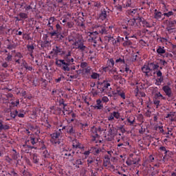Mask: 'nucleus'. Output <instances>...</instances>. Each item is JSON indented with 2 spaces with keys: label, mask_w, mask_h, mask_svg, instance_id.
<instances>
[{
  "label": "nucleus",
  "mask_w": 176,
  "mask_h": 176,
  "mask_svg": "<svg viewBox=\"0 0 176 176\" xmlns=\"http://www.w3.org/2000/svg\"><path fill=\"white\" fill-rule=\"evenodd\" d=\"M72 52L69 51L67 54L65 55L64 60L58 59L56 60L55 64L57 67L61 68L65 72H69L71 70L69 65H72L74 61V58L71 56Z\"/></svg>",
  "instance_id": "1"
},
{
  "label": "nucleus",
  "mask_w": 176,
  "mask_h": 176,
  "mask_svg": "<svg viewBox=\"0 0 176 176\" xmlns=\"http://www.w3.org/2000/svg\"><path fill=\"white\" fill-rule=\"evenodd\" d=\"M148 65L151 71H155L153 75H156L157 76L155 85L157 86H160L164 81V76H163V73L161 70H157L159 69V64L155 63V62H151L148 63Z\"/></svg>",
  "instance_id": "2"
},
{
  "label": "nucleus",
  "mask_w": 176,
  "mask_h": 176,
  "mask_svg": "<svg viewBox=\"0 0 176 176\" xmlns=\"http://www.w3.org/2000/svg\"><path fill=\"white\" fill-rule=\"evenodd\" d=\"M59 148L60 150L62 151V155L64 156L65 159L74 160L75 151L72 150V148L67 147V145H65L64 143H62L61 145L59 146Z\"/></svg>",
  "instance_id": "3"
},
{
  "label": "nucleus",
  "mask_w": 176,
  "mask_h": 176,
  "mask_svg": "<svg viewBox=\"0 0 176 176\" xmlns=\"http://www.w3.org/2000/svg\"><path fill=\"white\" fill-rule=\"evenodd\" d=\"M63 134L61 132V129L56 131V132L51 134L50 142L54 146H57V145H61L63 142H61V139H60V136Z\"/></svg>",
  "instance_id": "4"
},
{
  "label": "nucleus",
  "mask_w": 176,
  "mask_h": 176,
  "mask_svg": "<svg viewBox=\"0 0 176 176\" xmlns=\"http://www.w3.org/2000/svg\"><path fill=\"white\" fill-rule=\"evenodd\" d=\"M101 131V128H97L93 126L91 129V141L94 144H101V140H100V135L98 132Z\"/></svg>",
  "instance_id": "5"
},
{
  "label": "nucleus",
  "mask_w": 176,
  "mask_h": 176,
  "mask_svg": "<svg viewBox=\"0 0 176 176\" xmlns=\"http://www.w3.org/2000/svg\"><path fill=\"white\" fill-rule=\"evenodd\" d=\"M74 45V48L80 50V52L82 53V54H85V53H87L89 52V48H87V47H86V45H85L83 44V42H82L81 41L78 40L75 41Z\"/></svg>",
  "instance_id": "6"
},
{
  "label": "nucleus",
  "mask_w": 176,
  "mask_h": 176,
  "mask_svg": "<svg viewBox=\"0 0 176 176\" xmlns=\"http://www.w3.org/2000/svg\"><path fill=\"white\" fill-rule=\"evenodd\" d=\"M88 36H89V39H91L94 43L97 44L102 43L101 37L98 36L97 32H89Z\"/></svg>",
  "instance_id": "7"
},
{
  "label": "nucleus",
  "mask_w": 176,
  "mask_h": 176,
  "mask_svg": "<svg viewBox=\"0 0 176 176\" xmlns=\"http://www.w3.org/2000/svg\"><path fill=\"white\" fill-rule=\"evenodd\" d=\"M176 20L169 19L166 23V31L168 34H173L174 30H176Z\"/></svg>",
  "instance_id": "8"
},
{
  "label": "nucleus",
  "mask_w": 176,
  "mask_h": 176,
  "mask_svg": "<svg viewBox=\"0 0 176 176\" xmlns=\"http://www.w3.org/2000/svg\"><path fill=\"white\" fill-rule=\"evenodd\" d=\"M62 130H65V133L69 135H75L76 134V130L74 128V125L72 124L63 126Z\"/></svg>",
  "instance_id": "9"
},
{
  "label": "nucleus",
  "mask_w": 176,
  "mask_h": 176,
  "mask_svg": "<svg viewBox=\"0 0 176 176\" xmlns=\"http://www.w3.org/2000/svg\"><path fill=\"white\" fill-rule=\"evenodd\" d=\"M136 21L138 23H142L144 28H152V27H153V24L148 22V21H146L143 17L139 16L136 19Z\"/></svg>",
  "instance_id": "10"
},
{
  "label": "nucleus",
  "mask_w": 176,
  "mask_h": 176,
  "mask_svg": "<svg viewBox=\"0 0 176 176\" xmlns=\"http://www.w3.org/2000/svg\"><path fill=\"white\" fill-rule=\"evenodd\" d=\"M112 82V79H106L104 80L102 82H98V85H100V86H102V90H107L111 86V82Z\"/></svg>",
  "instance_id": "11"
},
{
  "label": "nucleus",
  "mask_w": 176,
  "mask_h": 176,
  "mask_svg": "<svg viewBox=\"0 0 176 176\" xmlns=\"http://www.w3.org/2000/svg\"><path fill=\"white\" fill-rule=\"evenodd\" d=\"M69 138L72 141L73 149H85V146H82L78 140H72V137H69Z\"/></svg>",
  "instance_id": "12"
},
{
  "label": "nucleus",
  "mask_w": 176,
  "mask_h": 176,
  "mask_svg": "<svg viewBox=\"0 0 176 176\" xmlns=\"http://www.w3.org/2000/svg\"><path fill=\"white\" fill-rule=\"evenodd\" d=\"M137 19H131L128 21L127 26L131 28H140V23Z\"/></svg>",
  "instance_id": "13"
},
{
  "label": "nucleus",
  "mask_w": 176,
  "mask_h": 176,
  "mask_svg": "<svg viewBox=\"0 0 176 176\" xmlns=\"http://www.w3.org/2000/svg\"><path fill=\"white\" fill-rule=\"evenodd\" d=\"M120 118V113L118 111H113V113H110L109 116H108L107 119L109 122H112L116 119H119Z\"/></svg>",
  "instance_id": "14"
},
{
  "label": "nucleus",
  "mask_w": 176,
  "mask_h": 176,
  "mask_svg": "<svg viewBox=\"0 0 176 176\" xmlns=\"http://www.w3.org/2000/svg\"><path fill=\"white\" fill-rule=\"evenodd\" d=\"M61 31H63V28L61 27V25H60V23H57L56 25V30L50 32V35L51 36H56L57 34H61Z\"/></svg>",
  "instance_id": "15"
},
{
  "label": "nucleus",
  "mask_w": 176,
  "mask_h": 176,
  "mask_svg": "<svg viewBox=\"0 0 176 176\" xmlns=\"http://www.w3.org/2000/svg\"><path fill=\"white\" fill-rule=\"evenodd\" d=\"M142 71L144 72V74H145L146 76H152V73L151 72L152 70H151V67L148 65H144L142 67Z\"/></svg>",
  "instance_id": "16"
},
{
  "label": "nucleus",
  "mask_w": 176,
  "mask_h": 176,
  "mask_svg": "<svg viewBox=\"0 0 176 176\" xmlns=\"http://www.w3.org/2000/svg\"><path fill=\"white\" fill-rule=\"evenodd\" d=\"M115 65V60L113 58H109L106 63V67L103 68V69H112Z\"/></svg>",
  "instance_id": "17"
},
{
  "label": "nucleus",
  "mask_w": 176,
  "mask_h": 176,
  "mask_svg": "<svg viewBox=\"0 0 176 176\" xmlns=\"http://www.w3.org/2000/svg\"><path fill=\"white\" fill-rule=\"evenodd\" d=\"M39 141V136L37 135H30L28 142H30L32 145H36V144H38V142Z\"/></svg>",
  "instance_id": "18"
},
{
  "label": "nucleus",
  "mask_w": 176,
  "mask_h": 176,
  "mask_svg": "<svg viewBox=\"0 0 176 176\" xmlns=\"http://www.w3.org/2000/svg\"><path fill=\"white\" fill-rule=\"evenodd\" d=\"M163 91L165 93L166 96L168 97H173V91L171 90V87L168 85H165L162 87Z\"/></svg>",
  "instance_id": "19"
},
{
  "label": "nucleus",
  "mask_w": 176,
  "mask_h": 176,
  "mask_svg": "<svg viewBox=\"0 0 176 176\" xmlns=\"http://www.w3.org/2000/svg\"><path fill=\"white\" fill-rule=\"evenodd\" d=\"M96 32L98 33V34H100V35H107V34H108L107 28H105L104 25L98 26L97 30Z\"/></svg>",
  "instance_id": "20"
},
{
  "label": "nucleus",
  "mask_w": 176,
  "mask_h": 176,
  "mask_svg": "<svg viewBox=\"0 0 176 176\" xmlns=\"http://www.w3.org/2000/svg\"><path fill=\"white\" fill-rule=\"evenodd\" d=\"M62 52L63 49H61L60 46L56 45L51 52V54H54V56H58V54H61Z\"/></svg>",
  "instance_id": "21"
},
{
  "label": "nucleus",
  "mask_w": 176,
  "mask_h": 176,
  "mask_svg": "<svg viewBox=\"0 0 176 176\" xmlns=\"http://www.w3.org/2000/svg\"><path fill=\"white\" fill-rule=\"evenodd\" d=\"M85 162L82 158H78L73 162V165H74L76 168H80V166H83Z\"/></svg>",
  "instance_id": "22"
},
{
  "label": "nucleus",
  "mask_w": 176,
  "mask_h": 176,
  "mask_svg": "<svg viewBox=\"0 0 176 176\" xmlns=\"http://www.w3.org/2000/svg\"><path fill=\"white\" fill-rule=\"evenodd\" d=\"M31 149H34V146L28 145L27 142L22 146V151L25 153H30L31 152Z\"/></svg>",
  "instance_id": "23"
},
{
  "label": "nucleus",
  "mask_w": 176,
  "mask_h": 176,
  "mask_svg": "<svg viewBox=\"0 0 176 176\" xmlns=\"http://www.w3.org/2000/svg\"><path fill=\"white\" fill-rule=\"evenodd\" d=\"M163 16L164 15V14L162 13V12L158 11L157 10H155L154 19H155V20H161Z\"/></svg>",
  "instance_id": "24"
},
{
  "label": "nucleus",
  "mask_w": 176,
  "mask_h": 176,
  "mask_svg": "<svg viewBox=\"0 0 176 176\" xmlns=\"http://www.w3.org/2000/svg\"><path fill=\"white\" fill-rule=\"evenodd\" d=\"M107 17H108V14H107V10L104 9L99 14V20H102V21H104V20H105Z\"/></svg>",
  "instance_id": "25"
},
{
  "label": "nucleus",
  "mask_w": 176,
  "mask_h": 176,
  "mask_svg": "<svg viewBox=\"0 0 176 176\" xmlns=\"http://www.w3.org/2000/svg\"><path fill=\"white\" fill-rule=\"evenodd\" d=\"M24 8H25V10L27 11L31 10L32 12H34V9L36 8V6L34 4V1H31L30 3V5L25 6Z\"/></svg>",
  "instance_id": "26"
},
{
  "label": "nucleus",
  "mask_w": 176,
  "mask_h": 176,
  "mask_svg": "<svg viewBox=\"0 0 176 176\" xmlns=\"http://www.w3.org/2000/svg\"><path fill=\"white\" fill-rule=\"evenodd\" d=\"M11 156L13 160H17L19 157H20V153H17L15 149H12V152L11 153Z\"/></svg>",
  "instance_id": "27"
},
{
  "label": "nucleus",
  "mask_w": 176,
  "mask_h": 176,
  "mask_svg": "<svg viewBox=\"0 0 176 176\" xmlns=\"http://www.w3.org/2000/svg\"><path fill=\"white\" fill-rule=\"evenodd\" d=\"M9 129H10V126L9 124L3 125V121L0 120V131H2V130H9Z\"/></svg>",
  "instance_id": "28"
},
{
  "label": "nucleus",
  "mask_w": 176,
  "mask_h": 176,
  "mask_svg": "<svg viewBox=\"0 0 176 176\" xmlns=\"http://www.w3.org/2000/svg\"><path fill=\"white\" fill-rule=\"evenodd\" d=\"M23 58V54L20 52H16L15 54V63L16 64H21L20 60Z\"/></svg>",
  "instance_id": "29"
},
{
  "label": "nucleus",
  "mask_w": 176,
  "mask_h": 176,
  "mask_svg": "<svg viewBox=\"0 0 176 176\" xmlns=\"http://www.w3.org/2000/svg\"><path fill=\"white\" fill-rule=\"evenodd\" d=\"M56 21L54 16H51L48 19V23L47 24V27H53L54 25V22Z\"/></svg>",
  "instance_id": "30"
},
{
  "label": "nucleus",
  "mask_w": 176,
  "mask_h": 176,
  "mask_svg": "<svg viewBox=\"0 0 176 176\" xmlns=\"http://www.w3.org/2000/svg\"><path fill=\"white\" fill-rule=\"evenodd\" d=\"M96 109H102L104 108V104H102V101L101 99H98L96 100V106H95Z\"/></svg>",
  "instance_id": "31"
},
{
  "label": "nucleus",
  "mask_w": 176,
  "mask_h": 176,
  "mask_svg": "<svg viewBox=\"0 0 176 176\" xmlns=\"http://www.w3.org/2000/svg\"><path fill=\"white\" fill-rule=\"evenodd\" d=\"M164 17H171V16H174L175 14V13L173 11H168V9H166L164 10Z\"/></svg>",
  "instance_id": "32"
},
{
  "label": "nucleus",
  "mask_w": 176,
  "mask_h": 176,
  "mask_svg": "<svg viewBox=\"0 0 176 176\" xmlns=\"http://www.w3.org/2000/svg\"><path fill=\"white\" fill-rule=\"evenodd\" d=\"M157 53L160 56H163V54H166V49H164V47L159 46L157 49Z\"/></svg>",
  "instance_id": "33"
},
{
  "label": "nucleus",
  "mask_w": 176,
  "mask_h": 176,
  "mask_svg": "<svg viewBox=\"0 0 176 176\" xmlns=\"http://www.w3.org/2000/svg\"><path fill=\"white\" fill-rule=\"evenodd\" d=\"M31 160L34 164H38L39 163V156L36 154H33L31 157Z\"/></svg>",
  "instance_id": "34"
},
{
  "label": "nucleus",
  "mask_w": 176,
  "mask_h": 176,
  "mask_svg": "<svg viewBox=\"0 0 176 176\" xmlns=\"http://www.w3.org/2000/svg\"><path fill=\"white\" fill-rule=\"evenodd\" d=\"M88 167H90V164L96 163V157H89L87 160Z\"/></svg>",
  "instance_id": "35"
},
{
  "label": "nucleus",
  "mask_w": 176,
  "mask_h": 176,
  "mask_svg": "<svg viewBox=\"0 0 176 176\" xmlns=\"http://www.w3.org/2000/svg\"><path fill=\"white\" fill-rule=\"evenodd\" d=\"M101 163H102V160H101V158L100 157H95V167H99L101 166Z\"/></svg>",
  "instance_id": "36"
},
{
  "label": "nucleus",
  "mask_w": 176,
  "mask_h": 176,
  "mask_svg": "<svg viewBox=\"0 0 176 176\" xmlns=\"http://www.w3.org/2000/svg\"><path fill=\"white\" fill-rule=\"evenodd\" d=\"M116 63L120 64H126V60H124V56H120V58H117L116 60Z\"/></svg>",
  "instance_id": "37"
},
{
  "label": "nucleus",
  "mask_w": 176,
  "mask_h": 176,
  "mask_svg": "<svg viewBox=\"0 0 176 176\" xmlns=\"http://www.w3.org/2000/svg\"><path fill=\"white\" fill-rule=\"evenodd\" d=\"M93 71V69H91V67L88 66L85 69H84V72L85 75H90Z\"/></svg>",
  "instance_id": "38"
},
{
  "label": "nucleus",
  "mask_w": 176,
  "mask_h": 176,
  "mask_svg": "<svg viewBox=\"0 0 176 176\" xmlns=\"http://www.w3.org/2000/svg\"><path fill=\"white\" fill-rule=\"evenodd\" d=\"M155 98L157 100H166V98L162 95L160 92H157L155 95Z\"/></svg>",
  "instance_id": "39"
},
{
  "label": "nucleus",
  "mask_w": 176,
  "mask_h": 176,
  "mask_svg": "<svg viewBox=\"0 0 176 176\" xmlns=\"http://www.w3.org/2000/svg\"><path fill=\"white\" fill-rule=\"evenodd\" d=\"M17 115H19V111H17V110L12 111L10 113V116L11 118H12V119H15L16 116H17Z\"/></svg>",
  "instance_id": "40"
},
{
  "label": "nucleus",
  "mask_w": 176,
  "mask_h": 176,
  "mask_svg": "<svg viewBox=\"0 0 176 176\" xmlns=\"http://www.w3.org/2000/svg\"><path fill=\"white\" fill-rule=\"evenodd\" d=\"M17 116H18V118H25V111H24V110H19Z\"/></svg>",
  "instance_id": "41"
},
{
  "label": "nucleus",
  "mask_w": 176,
  "mask_h": 176,
  "mask_svg": "<svg viewBox=\"0 0 176 176\" xmlns=\"http://www.w3.org/2000/svg\"><path fill=\"white\" fill-rule=\"evenodd\" d=\"M91 79H98L100 78V74L92 72V74L90 76Z\"/></svg>",
  "instance_id": "42"
},
{
  "label": "nucleus",
  "mask_w": 176,
  "mask_h": 176,
  "mask_svg": "<svg viewBox=\"0 0 176 176\" xmlns=\"http://www.w3.org/2000/svg\"><path fill=\"white\" fill-rule=\"evenodd\" d=\"M125 39H126V41L123 43V46H131V45H133V43L129 40L127 36H126Z\"/></svg>",
  "instance_id": "43"
},
{
  "label": "nucleus",
  "mask_w": 176,
  "mask_h": 176,
  "mask_svg": "<svg viewBox=\"0 0 176 176\" xmlns=\"http://www.w3.org/2000/svg\"><path fill=\"white\" fill-rule=\"evenodd\" d=\"M101 148H95L94 151V156H100V153H101Z\"/></svg>",
  "instance_id": "44"
},
{
  "label": "nucleus",
  "mask_w": 176,
  "mask_h": 176,
  "mask_svg": "<svg viewBox=\"0 0 176 176\" xmlns=\"http://www.w3.org/2000/svg\"><path fill=\"white\" fill-rule=\"evenodd\" d=\"M160 42L162 43H166L167 42H168V39H170V37L167 36V37H160Z\"/></svg>",
  "instance_id": "45"
},
{
  "label": "nucleus",
  "mask_w": 176,
  "mask_h": 176,
  "mask_svg": "<svg viewBox=\"0 0 176 176\" xmlns=\"http://www.w3.org/2000/svg\"><path fill=\"white\" fill-rule=\"evenodd\" d=\"M126 164H127V166H133V164H137V162L134 160H128L126 161Z\"/></svg>",
  "instance_id": "46"
},
{
  "label": "nucleus",
  "mask_w": 176,
  "mask_h": 176,
  "mask_svg": "<svg viewBox=\"0 0 176 176\" xmlns=\"http://www.w3.org/2000/svg\"><path fill=\"white\" fill-rule=\"evenodd\" d=\"M59 107H62L64 109H65V107H67V104L64 102V99H60L59 100Z\"/></svg>",
  "instance_id": "47"
},
{
  "label": "nucleus",
  "mask_w": 176,
  "mask_h": 176,
  "mask_svg": "<svg viewBox=\"0 0 176 176\" xmlns=\"http://www.w3.org/2000/svg\"><path fill=\"white\" fill-rule=\"evenodd\" d=\"M135 122V118H133V119H131V118H127V122L130 123L129 126H133Z\"/></svg>",
  "instance_id": "48"
},
{
  "label": "nucleus",
  "mask_w": 176,
  "mask_h": 176,
  "mask_svg": "<svg viewBox=\"0 0 176 176\" xmlns=\"http://www.w3.org/2000/svg\"><path fill=\"white\" fill-rule=\"evenodd\" d=\"M171 131H173V129L168 128V132H164L163 135H166V138H170V133H171Z\"/></svg>",
  "instance_id": "49"
},
{
  "label": "nucleus",
  "mask_w": 176,
  "mask_h": 176,
  "mask_svg": "<svg viewBox=\"0 0 176 176\" xmlns=\"http://www.w3.org/2000/svg\"><path fill=\"white\" fill-rule=\"evenodd\" d=\"M8 175L19 176V173H17V172L14 171V169H12L8 172Z\"/></svg>",
  "instance_id": "50"
},
{
  "label": "nucleus",
  "mask_w": 176,
  "mask_h": 176,
  "mask_svg": "<svg viewBox=\"0 0 176 176\" xmlns=\"http://www.w3.org/2000/svg\"><path fill=\"white\" fill-rule=\"evenodd\" d=\"M120 72H126V74H131V70L130 69V68L129 67H127V64H126V67L124 69V70H120Z\"/></svg>",
  "instance_id": "51"
},
{
  "label": "nucleus",
  "mask_w": 176,
  "mask_h": 176,
  "mask_svg": "<svg viewBox=\"0 0 176 176\" xmlns=\"http://www.w3.org/2000/svg\"><path fill=\"white\" fill-rule=\"evenodd\" d=\"M55 36L58 38H56L57 41H63V39H64V36L61 34V33H58Z\"/></svg>",
  "instance_id": "52"
},
{
  "label": "nucleus",
  "mask_w": 176,
  "mask_h": 176,
  "mask_svg": "<svg viewBox=\"0 0 176 176\" xmlns=\"http://www.w3.org/2000/svg\"><path fill=\"white\" fill-rule=\"evenodd\" d=\"M89 172L91 173L89 176H98V173L93 169H89Z\"/></svg>",
  "instance_id": "53"
},
{
  "label": "nucleus",
  "mask_w": 176,
  "mask_h": 176,
  "mask_svg": "<svg viewBox=\"0 0 176 176\" xmlns=\"http://www.w3.org/2000/svg\"><path fill=\"white\" fill-rule=\"evenodd\" d=\"M19 104H20V100L19 99L16 100V101L11 102V105L12 107H18Z\"/></svg>",
  "instance_id": "54"
},
{
  "label": "nucleus",
  "mask_w": 176,
  "mask_h": 176,
  "mask_svg": "<svg viewBox=\"0 0 176 176\" xmlns=\"http://www.w3.org/2000/svg\"><path fill=\"white\" fill-rule=\"evenodd\" d=\"M63 79H64V76L60 74L58 78L55 79V82L56 83H60Z\"/></svg>",
  "instance_id": "55"
},
{
  "label": "nucleus",
  "mask_w": 176,
  "mask_h": 176,
  "mask_svg": "<svg viewBox=\"0 0 176 176\" xmlns=\"http://www.w3.org/2000/svg\"><path fill=\"white\" fill-rule=\"evenodd\" d=\"M27 49L28 52H34V49H35V47H34L33 45H28Z\"/></svg>",
  "instance_id": "56"
},
{
  "label": "nucleus",
  "mask_w": 176,
  "mask_h": 176,
  "mask_svg": "<svg viewBox=\"0 0 176 176\" xmlns=\"http://www.w3.org/2000/svg\"><path fill=\"white\" fill-rule=\"evenodd\" d=\"M19 17H21V19H28V14L24 12H21L19 14Z\"/></svg>",
  "instance_id": "57"
},
{
  "label": "nucleus",
  "mask_w": 176,
  "mask_h": 176,
  "mask_svg": "<svg viewBox=\"0 0 176 176\" xmlns=\"http://www.w3.org/2000/svg\"><path fill=\"white\" fill-rule=\"evenodd\" d=\"M13 58V56H12V54H10V53H8L7 54V57L6 58V61H12Z\"/></svg>",
  "instance_id": "58"
},
{
  "label": "nucleus",
  "mask_w": 176,
  "mask_h": 176,
  "mask_svg": "<svg viewBox=\"0 0 176 176\" xmlns=\"http://www.w3.org/2000/svg\"><path fill=\"white\" fill-rule=\"evenodd\" d=\"M7 49H8V50H13V49H16V45H14V44H9L7 46Z\"/></svg>",
  "instance_id": "59"
},
{
  "label": "nucleus",
  "mask_w": 176,
  "mask_h": 176,
  "mask_svg": "<svg viewBox=\"0 0 176 176\" xmlns=\"http://www.w3.org/2000/svg\"><path fill=\"white\" fill-rule=\"evenodd\" d=\"M47 46H49L48 41H45L41 43V47H47Z\"/></svg>",
  "instance_id": "60"
},
{
  "label": "nucleus",
  "mask_w": 176,
  "mask_h": 176,
  "mask_svg": "<svg viewBox=\"0 0 176 176\" xmlns=\"http://www.w3.org/2000/svg\"><path fill=\"white\" fill-rule=\"evenodd\" d=\"M153 102L157 107H159L160 105V100H159V99L156 98L153 100Z\"/></svg>",
  "instance_id": "61"
},
{
  "label": "nucleus",
  "mask_w": 176,
  "mask_h": 176,
  "mask_svg": "<svg viewBox=\"0 0 176 176\" xmlns=\"http://www.w3.org/2000/svg\"><path fill=\"white\" fill-rule=\"evenodd\" d=\"M63 109V115H71V111H69L68 109H67L65 107V109Z\"/></svg>",
  "instance_id": "62"
},
{
  "label": "nucleus",
  "mask_w": 176,
  "mask_h": 176,
  "mask_svg": "<svg viewBox=\"0 0 176 176\" xmlns=\"http://www.w3.org/2000/svg\"><path fill=\"white\" fill-rule=\"evenodd\" d=\"M87 65H88V64H87V62H82L81 63H80V67L81 68H87Z\"/></svg>",
  "instance_id": "63"
},
{
  "label": "nucleus",
  "mask_w": 176,
  "mask_h": 176,
  "mask_svg": "<svg viewBox=\"0 0 176 176\" xmlns=\"http://www.w3.org/2000/svg\"><path fill=\"white\" fill-rule=\"evenodd\" d=\"M23 175L24 176H32V175L28 170H24L23 172Z\"/></svg>",
  "instance_id": "64"
}]
</instances>
